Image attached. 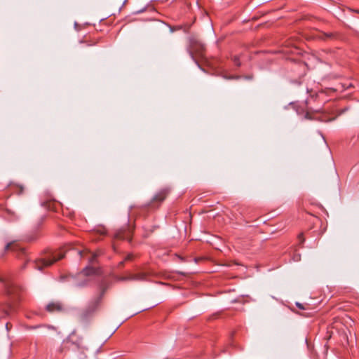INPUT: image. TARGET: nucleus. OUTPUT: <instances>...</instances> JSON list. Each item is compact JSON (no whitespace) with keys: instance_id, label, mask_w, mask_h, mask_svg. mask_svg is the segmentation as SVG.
Masks as SVG:
<instances>
[{"instance_id":"nucleus-1","label":"nucleus","mask_w":359,"mask_h":359,"mask_svg":"<svg viewBox=\"0 0 359 359\" xmlns=\"http://www.w3.org/2000/svg\"><path fill=\"white\" fill-rule=\"evenodd\" d=\"M65 256L64 252H55L49 254L47 257L40 258L34 262V267L39 271H41L43 267L49 266L57 260L61 259Z\"/></svg>"},{"instance_id":"nucleus-2","label":"nucleus","mask_w":359,"mask_h":359,"mask_svg":"<svg viewBox=\"0 0 359 359\" xmlns=\"http://www.w3.org/2000/svg\"><path fill=\"white\" fill-rule=\"evenodd\" d=\"M132 230L128 226L118 230L114 233V238L120 240L130 241Z\"/></svg>"},{"instance_id":"nucleus-3","label":"nucleus","mask_w":359,"mask_h":359,"mask_svg":"<svg viewBox=\"0 0 359 359\" xmlns=\"http://www.w3.org/2000/svg\"><path fill=\"white\" fill-rule=\"evenodd\" d=\"M203 50H204V46L203 44H201L197 41H193L191 43V45L189 52V55H190L191 57L194 60H196L194 58V52L196 53L197 54H198L200 56H201L203 55Z\"/></svg>"},{"instance_id":"nucleus-4","label":"nucleus","mask_w":359,"mask_h":359,"mask_svg":"<svg viewBox=\"0 0 359 359\" xmlns=\"http://www.w3.org/2000/svg\"><path fill=\"white\" fill-rule=\"evenodd\" d=\"M170 189L168 188H164L160 190L154 197L153 202L161 203L166 198Z\"/></svg>"},{"instance_id":"nucleus-5","label":"nucleus","mask_w":359,"mask_h":359,"mask_svg":"<svg viewBox=\"0 0 359 359\" xmlns=\"http://www.w3.org/2000/svg\"><path fill=\"white\" fill-rule=\"evenodd\" d=\"M63 308L60 302H51L46 306L48 312L61 311Z\"/></svg>"},{"instance_id":"nucleus-6","label":"nucleus","mask_w":359,"mask_h":359,"mask_svg":"<svg viewBox=\"0 0 359 359\" xmlns=\"http://www.w3.org/2000/svg\"><path fill=\"white\" fill-rule=\"evenodd\" d=\"M77 254L81 257H85L86 255H88V261H89V263L90 264H93L95 260L97 258V255L95 253H90V252H86L85 250H78L77 251Z\"/></svg>"},{"instance_id":"nucleus-7","label":"nucleus","mask_w":359,"mask_h":359,"mask_svg":"<svg viewBox=\"0 0 359 359\" xmlns=\"http://www.w3.org/2000/svg\"><path fill=\"white\" fill-rule=\"evenodd\" d=\"M97 273V269H96L95 267H94L93 266H87L85 269H83L81 275L88 276L92 275V274H95Z\"/></svg>"},{"instance_id":"nucleus-8","label":"nucleus","mask_w":359,"mask_h":359,"mask_svg":"<svg viewBox=\"0 0 359 359\" xmlns=\"http://www.w3.org/2000/svg\"><path fill=\"white\" fill-rule=\"evenodd\" d=\"M143 278V276L142 275H130L128 277H123L121 278L122 280H141Z\"/></svg>"},{"instance_id":"nucleus-9","label":"nucleus","mask_w":359,"mask_h":359,"mask_svg":"<svg viewBox=\"0 0 359 359\" xmlns=\"http://www.w3.org/2000/svg\"><path fill=\"white\" fill-rule=\"evenodd\" d=\"M11 310V306H8V307L4 310L3 316L2 317L8 316L9 315V312H10Z\"/></svg>"},{"instance_id":"nucleus-10","label":"nucleus","mask_w":359,"mask_h":359,"mask_svg":"<svg viewBox=\"0 0 359 359\" xmlns=\"http://www.w3.org/2000/svg\"><path fill=\"white\" fill-rule=\"evenodd\" d=\"M225 79H238L240 78V76H224Z\"/></svg>"},{"instance_id":"nucleus-11","label":"nucleus","mask_w":359,"mask_h":359,"mask_svg":"<svg viewBox=\"0 0 359 359\" xmlns=\"http://www.w3.org/2000/svg\"><path fill=\"white\" fill-rule=\"evenodd\" d=\"M234 63L237 66H240L241 65V63L239 62V60L236 57H234Z\"/></svg>"},{"instance_id":"nucleus-12","label":"nucleus","mask_w":359,"mask_h":359,"mask_svg":"<svg viewBox=\"0 0 359 359\" xmlns=\"http://www.w3.org/2000/svg\"><path fill=\"white\" fill-rule=\"evenodd\" d=\"M12 243L6 244L5 246V250H9L11 248Z\"/></svg>"},{"instance_id":"nucleus-13","label":"nucleus","mask_w":359,"mask_h":359,"mask_svg":"<svg viewBox=\"0 0 359 359\" xmlns=\"http://www.w3.org/2000/svg\"><path fill=\"white\" fill-rule=\"evenodd\" d=\"M296 306L300 309H304V306L301 303L297 302Z\"/></svg>"},{"instance_id":"nucleus-14","label":"nucleus","mask_w":359,"mask_h":359,"mask_svg":"<svg viewBox=\"0 0 359 359\" xmlns=\"http://www.w3.org/2000/svg\"><path fill=\"white\" fill-rule=\"evenodd\" d=\"M98 231H99V233L101 235H104L105 233V229H102L99 230Z\"/></svg>"},{"instance_id":"nucleus-15","label":"nucleus","mask_w":359,"mask_h":359,"mask_svg":"<svg viewBox=\"0 0 359 359\" xmlns=\"http://www.w3.org/2000/svg\"><path fill=\"white\" fill-rule=\"evenodd\" d=\"M19 188H20V191H19V193H18V194H22V192H23V189H24V188H23V187H22V186H20Z\"/></svg>"},{"instance_id":"nucleus-16","label":"nucleus","mask_w":359,"mask_h":359,"mask_svg":"<svg viewBox=\"0 0 359 359\" xmlns=\"http://www.w3.org/2000/svg\"><path fill=\"white\" fill-rule=\"evenodd\" d=\"M132 259V255H128L127 256V257L126 258V260H130V259Z\"/></svg>"},{"instance_id":"nucleus-17","label":"nucleus","mask_w":359,"mask_h":359,"mask_svg":"<svg viewBox=\"0 0 359 359\" xmlns=\"http://www.w3.org/2000/svg\"><path fill=\"white\" fill-rule=\"evenodd\" d=\"M6 330H7L8 331L9 330L10 327H9V323H7L6 324Z\"/></svg>"},{"instance_id":"nucleus-18","label":"nucleus","mask_w":359,"mask_h":359,"mask_svg":"<svg viewBox=\"0 0 359 359\" xmlns=\"http://www.w3.org/2000/svg\"><path fill=\"white\" fill-rule=\"evenodd\" d=\"M104 293V290H102V292L100 294V297H99V299L102 298V297L103 296Z\"/></svg>"},{"instance_id":"nucleus-19","label":"nucleus","mask_w":359,"mask_h":359,"mask_svg":"<svg viewBox=\"0 0 359 359\" xmlns=\"http://www.w3.org/2000/svg\"><path fill=\"white\" fill-rule=\"evenodd\" d=\"M119 264H120V266H122V265L123 264V262H121L119 263Z\"/></svg>"},{"instance_id":"nucleus-20","label":"nucleus","mask_w":359,"mask_h":359,"mask_svg":"<svg viewBox=\"0 0 359 359\" xmlns=\"http://www.w3.org/2000/svg\"><path fill=\"white\" fill-rule=\"evenodd\" d=\"M79 286H83L84 284H79Z\"/></svg>"}]
</instances>
